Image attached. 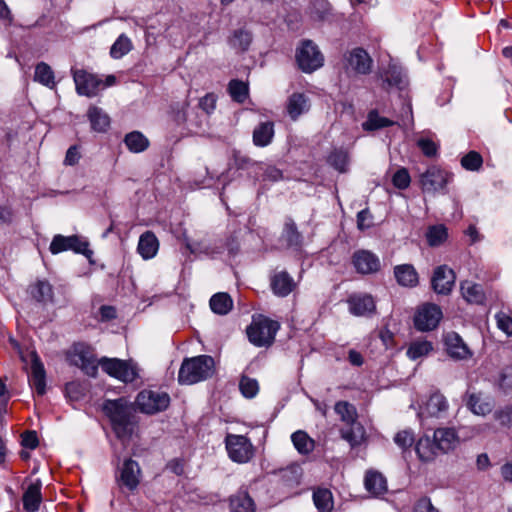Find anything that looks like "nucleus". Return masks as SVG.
I'll use <instances>...</instances> for the list:
<instances>
[{"label":"nucleus","mask_w":512,"mask_h":512,"mask_svg":"<svg viewBox=\"0 0 512 512\" xmlns=\"http://www.w3.org/2000/svg\"><path fill=\"white\" fill-rule=\"evenodd\" d=\"M102 409L117 438L122 441L129 440L137 424L133 404L125 398H118L106 400Z\"/></svg>","instance_id":"obj_1"},{"label":"nucleus","mask_w":512,"mask_h":512,"mask_svg":"<svg viewBox=\"0 0 512 512\" xmlns=\"http://www.w3.org/2000/svg\"><path fill=\"white\" fill-rule=\"evenodd\" d=\"M215 372L214 359L209 355L186 358L178 373V382L191 385L210 378Z\"/></svg>","instance_id":"obj_2"},{"label":"nucleus","mask_w":512,"mask_h":512,"mask_svg":"<svg viewBox=\"0 0 512 512\" xmlns=\"http://www.w3.org/2000/svg\"><path fill=\"white\" fill-rule=\"evenodd\" d=\"M335 413L340 420L349 428L340 431L341 437L346 440L351 447L359 446L365 439V429L357 421L358 413L356 407L348 401H338L334 405Z\"/></svg>","instance_id":"obj_3"},{"label":"nucleus","mask_w":512,"mask_h":512,"mask_svg":"<svg viewBox=\"0 0 512 512\" xmlns=\"http://www.w3.org/2000/svg\"><path fill=\"white\" fill-rule=\"evenodd\" d=\"M280 325L264 316L254 318L247 328L249 341L257 347H268L274 340Z\"/></svg>","instance_id":"obj_4"},{"label":"nucleus","mask_w":512,"mask_h":512,"mask_svg":"<svg viewBox=\"0 0 512 512\" xmlns=\"http://www.w3.org/2000/svg\"><path fill=\"white\" fill-rule=\"evenodd\" d=\"M295 59L299 69L304 73H312L324 64V55L312 40H302L296 48Z\"/></svg>","instance_id":"obj_5"},{"label":"nucleus","mask_w":512,"mask_h":512,"mask_svg":"<svg viewBox=\"0 0 512 512\" xmlns=\"http://www.w3.org/2000/svg\"><path fill=\"white\" fill-rule=\"evenodd\" d=\"M99 365L109 376L124 383H132L139 377L138 365L133 360L103 357Z\"/></svg>","instance_id":"obj_6"},{"label":"nucleus","mask_w":512,"mask_h":512,"mask_svg":"<svg viewBox=\"0 0 512 512\" xmlns=\"http://www.w3.org/2000/svg\"><path fill=\"white\" fill-rule=\"evenodd\" d=\"M225 446L229 458L236 463H247L254 456V446L243 435L228 434L225 438Z\"/></svg>","instance_id":"obj_7"},{"label":"nucleus","mask_w":512,"mask_h":512,"mask_svg":"<svg viewBox=\"0 0 512 512\" xmlns=\"http://www.w3.org/2000/svg\"><path fill=\"white\" fill-rule=\"evenodd\" d=\"M136 403L143 413L155 414L169 406L170 397L165 392L143 390L138 394Z\"/></svg>","instance_id":"obj_8"},{"label":"nucleus","mask_w":512,"mask_h":512,"mask_svg":"<svg viewBox=\"0 0 512 512\" xmlns=\"http://www.w3.org/2000/svg\"><path fill=\"white\" fill-rule=\"evenodd\" d=\"M443 317L441 308L434 303L421 305L414 315V325L419 331L434 330Z\"/></svg>","instance_id":"obj_9"},{"label":"nucleus","mask_w":512,"mask_h":512,"mask_svg":"<svg viewBox=\"0 0 512 512\" xmlns=\"http://www.w3.org/2000/svg\"><path fill=\"white\" fill-rule=\"evenodd\" d=\"M76 91L86 97L96 96L102 90V79L83 69L72 70Z\"/></svg>","instance_id":"obj_10"},{"label":"nucleus","mask_w":512,"mask_h":512,"mask_svg":"<svg viewBox=\"0 0 512 512\" xmlns=\"http://www.w3.org/2000/svg\"><path fill=\"white\" fill-rule=\"evenodd\" d=\"M72 357L73 363L79 366L87 375L96 376L98 366L100 365L90 346L84 343L75 344L73 346Z\"/></svg>","instance_id":"obj_11"},{"label":"nucleus","mask_w":512,"mask_h":512,"mask_svg":"<svg viewBox=\"0 0 512 512\" xmlns=\"http://www.w3.org/2000/svg\"><path fill=\"white\" fill-rule=\"evenodd\" d=\"M346 70L359 75L371 72L373 60L363 48L357 47L345 54Z\"/></svg>","instance_id":"obj_12"},{"label":"nucleus","mask_w":512,"mask_h":512,"mask_svg":"<svg viewBox=\"0 0 512 512\" xmlns=\"http://www.w3.org/2000/svg\"><path fill=\"white\" fill-rule=\"evenodd\" d=\"M49 250L52 254H58L63 251L73 250L76 253L87 255L92 254L88 248V242L81 240L78 236L56 235L52 239Z\"/></svg>","instance_id":"obj_13"},{"label":"nucleus","mask_w":512,"mask_h":512,"mask_svg":"<svg viewBox=\"0 0 512 512\" xmlns=\"http://www.w3.org/2000/svg\"><path fill=\"white\" fill-rule=\"evenodd\" d=\"M355 270L362 275L375 274L381 270L379 257L369 250L355 251L352 256Z\"/></svg>","instance_id":"obj_14"},{"label":"nucleus","mask_w":512,"mask_h":512,"mask_svg":"<svg viewBox=\"0 0 512 512\" xmlns=\"http://www.w3.org/2000/svg\"><path fill=\"white\" fill-rule=\"evenodd\" d=\"M455 273L447 265L438 266L431 279V285L437 294L448 295L455 284Z\"/></svg>","instance_id":"obj_15"},{"label":"nucleus","mask_w":512,"mask_h":512,"mask_svg":"<svg viewBox=\"0 0 512 512\" xmlns=\"http://www.w3.org/2000/svg\"><path fill=\"white\" fill-rule=\"evenodd\" d=\"M140 476L139 464L132 459H127L120 468L116 479L120 486L126 487L129 491H134L140 483Z\"/></svg>","instance_id":"obj_16"},{"label":"nucleus","mask_w":512,"mask_h":512,"mask_svg":"<svg viewBox=\"0 0 512 512\" xmlns=\"http://www.w3.org/2000/svg\"><path fill=\"white\" fill-rule=\"evenodd\" d=\"M447 182V173L436 166L429 167L420 176L421 187L425 192L439 191L446 186Z\"/></svg>","instance_id":"obj_17"},{"label":"nucleus","mask_w":512,"mask_h":512,"mask_svg":"<svg viewBox=\"0 0 512 512\" xmlns=\"http://www.w3.org/2000/svg\"><path fill=\"white\" fill-rule=\"evenodd\" d=\"M29 382L38 396H43L46 393V372L40 357L35 351L31 353V375Z\"/></svg>","instance_id":"obj_18"},{"label":"nucleus","mask_w":512,"mask_h":512,"mask_svg":"<svg viewBox=\"0 0 512 512\" xmlns=\"http://www.w3.org/2000/svg\"><path fill=\"white\" fill-rule=\"evenodd\" d=\"M297 284L287 271H276L270 276V287L274 295L286 297L294 291Z\"/></svg>","instance_id":"obj_19"},{"label":"nucleus","mask_w":512,"mask_h":512,"mask_svg":"<svg viewBox=\"0 0 512 512\" xmlns=\"http://www.w3.org/2000/svg\"><path fill=\"white\" fill-rule=\"evenodd\" d=\"M449 404L444 395L433 393L425 404V407L419 412L421 420L428 417L441 418L447 414Z\"/></svg>","instance_id":"obj_20"},{"label":"nucleus","mask_w":512,"mask_h":512,"mask_svg":"<svg viewBox=\"0 0 512 512\" xmlns=\"http://www.w3.org/2000/svg\"><path fill=\"white\" fill-rule=\"evenodd\" d=\"M347 303L349 311L355 316H365L375 311V302L371 295L368 294H354L351 295Z\"/></svg>","instance_id":"obj_21"},{"label":"nucleus","mask_w":512,"mask_h":512,"mask_svg":"<svg viewBox=\"0 0 512 512\" xmlns=\"http://www.w3.org/2000/svg\"><path fill=\"white\" fill-rule=\"evenodd\" d=\"M310 109V100L303 93H293L288 97L286 111L289 117L296 121L302 114Z\"/></svg>","instance_id":"obj_22"},{"label":"nucleus","mask_w":512,"mask_h":512,"mask_svg":"<svg viewBox=\"0 0 512 512\" xmlns=\"http://www.w3.org/2000/svg\"><path fill=\"white\" fill-rule=\"evenodd\" d=\"M446 351L454 359H466L470 356V351L462 338L455 332L447 333L444 338Z\"/></svg>","instance_id":"obj_23"},{"label":"nucleus","mask_w":512,"mask_h":512,"mask_svg":"<svg viewBox=\"0 0 512 512\" xmlns=\"http://www.w3.org/2000/svg\"><path fill=\"white\" fill-rule=\"evenodd\" d=\"M467 407L475 415L485 416L494 408V400L483 393H471L468 396Z\"/></svg>","instance_id":"obj_24"},{"label":"nucleus","mask_w":512,"mask_h":512,"mask_svg":"<svg viewBox=\"0 0 512 512\" xmlns=\"http://www.w3.org/2000/svg\"><path fill=\"white\" fill-rule=\"evenodd\" d=\"M394 276L397 283L403 287H416L419 283V276L411 264H401L394 267Z\"/></svg>","instance_id":"obj_25"},{"label":"nucleus","mask_w":512,"mask_h":512,"mask_svg":"<svg viewBox=\"0 0 512 512\" xmlns=\"http://www.w3.org/2000/svg\"><path fill=\"white\" fill-rule=\"evenodd\" d=\"M434 441L439 451L447 452L459 443L458 435L454 428H439L433 434Z\"/></svg>","instance_id":"obj_26"},{"label":"nucleus","mask_w":512,"mask_h":512,"mask_svg":"<svg viewBox=\"0 0 512 512\" xmlns=\"http://www.w3.org/2000/svg\"><path fill=\"white\" fill-rule=\"evenodd\" d=\"M158 249L159 241L153 232L146 231L140 236L137 251L143 259H152L157 254Z\"/></svg>","instance_id":"obj_27"},{"label":"nucleus","mask_w":512,"mask_h":512,"mask_svg":"<svg viewBox=\"0 0 512 512\" xmlns=\"http://www.w3.org/2000/svg\"><path fill=\"white\" fill-rule=\"evenodd\" d=\"M42 483L39 479L31 483L23 494V506L28 512H35L39 509L42 501L41 496Z\"/></svg>","instance_id":"obj_28"},{"label":"nucleus","mask_w":512,"mask_h":512,"mask_svg":"<svg viewBox=\"0 0 512 512\" xmlns=\"http://www.w3.org/2000/svg\"><path fill=\"white\" fill-rule=\"evenodd\" d=\"M229 506L231 512H256L254 500L246 490H240L231 496Z\"/></svg>","instance_id":"obj_29"},{"label":"nucleus","mask_w":512,"mask_h":512,"mask_svg":"<svg viewBox=\"0 0 512 512\" xmlns=\"http://www.w3.org/2000/svg\"><path fill=\"white\" fill-rule=\"evenodd\" d=\"M365 488L374 496H379L387 491L386 478L377 471H367L364 479Z\"/></svg>","instance_id":"obj_30"},{"label":"nucleus","mask_w":512,"mask_h":512,"mask_svg":"<svg viewBox=\"0 0 512 512\" xmlns=\"http://www.w3.org/2000/svg\"><path fill=\"white\" fill-rule=\"evenodd\" d=\"M438 450L439 449L434 438L431 439L429 436L421 437L415 445V451L418 458L423 462L432 461L437 455Z\"/></svg>","instance_id":"obj_31"},{"label":"nucleus","mask_w":512,"mask_h":512,"mask_svg":"<svg viewBox=\"0 0 512 512\" xmlns=\"http://www.w3.org/2000/svg\"><path fill=\"white\" fill-rule=\"evenodd\" d=\"M225 249L231 256H235L238 253L239 243L236 237L231 236L227 238L226 241H215L213 244L205 248V253L214 257L215 255L221 254Z\"/></svg>","instance_id":"obj_32"},{"label":"nucleus","mask_w":512,"mask_h":512,"mask_svg":"<svg viewBox=\"0 0 512 512\" xmlns=\"http://www.w3.org/2000/svg\"><path fill=\"white\" fill-rule=\"evenodd\" d=\"M274 136V125L272 122L260 123L253 131V143L259 147L269 145Z\"/></svg>","instance_id":"obj_33"},{"label":"nucleus","mask_w":512,"mask_h":512,"mask_svg":"<svg viewBox=\"0 0 512 512\" xmlns=\"http://www.w3.org/2000/svg\"><path fill=\"white\" fill-rule=\"evenodd\" d=\"M461 292L465 300L469 303L482 304L485 300L482 286L471 281L461 283Z\"/></svg>","instance_id":"obj_34"},{"label":"nucleus","mask_w":512,"mask_h":512,"mask_svg":"<svg viewBox=\"0 0 512 512\" xmlns=\"http://www.w3.org/2000/svg\"><path fill=\"white\" fill-rule=\"evenodd\" d=\"M210 308L215 314L226 315L233 308V300L225 292L214 294L210 299Z\"/></svg>","instance_id":"obj_35"},{"label":"nucleus","mask_w":512,"mask_h":512,"mask_svg":"<svg viewBox=\"0 0 512 512\" xmlns=\"http://www.w3.org/2000/svg\"><path fill=\"white\" fill-rule=\"evenodd\" d=\"M292 443L295 449L302 455L310 454L315 448L314 440L302 430H298L291 435Z\"/></svg>","instance_id":"obj_36"},{"label":"nucleus","mask_w":512,"mask_h":512,"mask_svg":"<svg viewBox=\"0 0 512 512\" xmlns=\"http://www.w3.org/2000/svg\"><path fill=\"white\" fill-rule=\"evenodd\" d=\"M32 297L41 303L53 301V289L51 284L45 280H39L30 287Z\"/></svg>","instance_id":"obj_37"},{"label":"nucleus","mask_w":512,"mask_h":512,"mask_svg":"<svg viewBox=\"0 0 512 512\" xmlns=\"http://www.w3.org/2000/svg\"><path fill=\"white\" fill-rule=\"evenodd\" d=\"M124 142L129 151L133 153L143 152L149 146V140L139 131L128 133L124 138Z\"/></svg>","instance_id":"obj_38"},{"label":"nucleus","mask_w":512,"mask_h":512,"mask_svg":"<svg viewBox=\"0 0 512 512\" xmlns=\"http://www.w3.org/2000/svg\"><path fill=\"white\" fill-rule=\"evenodd\" d=\"M88 117L92 129L97 132H105L110 125L109 116L104 113L100 108L91 107L88 110Z\"/></svg>","instance_id":"obj_39"},{"label":"nucleus","mask_w":512,"mask_h":512,"mask_svg":"<svg viewBox=\"0 0 512 512\" xmlns=\"http://www.w3.org/2000/svg\"><path fill=\"white\" fill-rule=\"evenodd\" d=\"M313 501L319 512H330L333 509V496L328 489L319 488L314 491Z\"/></svg>","instance_id":"obj_40"},{"label":"nucleus","mask_w":512,"mask_h":512,"mask_svg":"<svg viewBox=\"0 0 512 512\" xmlns=\"http://www.w3.org/2000/svg\"><path fill=\"white\" fill-rule=\"evenodd\" d=\"M327 162L330 166L340 173H345L348 170L349 155L343 149H334L327 157Z\"/></svg>","instance_id":"obj_41"},{"label":"nucleus","mask_w":512,"mask_h":512,"mask_svg":"<svg viewBox=\"0 0 512 512\" xmlns=\"http://www.w3.org/2000/svg\"><path fill=\"white\" fill-rule=\"evenodd\" d=\"M395 122L386 118L382 117L378 114L377 111L373 110L370 111L367 120L362 124L363 129L366 131H374L378 129H382L385 127H389L394 125Z\"/></svg>","instance_id":"obj_42"},{"label":"nucleus","mask_w":512,"mask_h":512,"mask_svg":"<svg viewBox=\"0 0 512 512\" xmlns=\"http://www.w3.org/2000/svg\"><path fill=\"white\" fill-rule=\"evenodd\" d=\"M54 78V72L48 64L40 62L36 65L34 73L35 81L49 88H53L55 86Z\"/></svg>","instance_id":"obj_43"},{"label":"nucleus","mask_w":512,"mask_h":512,"mask_svg":"<svg viewBox=\"0 0 512 512\" xmlns=\"http://www.w3.org/2000/svg\"><path fill=\"white\" fill-rule=\"evenodd\" d=\"M252 42V35L249 31L244 29L235 30L232 37L229 39L230 45L241 52L248 50Z\"/></svg>","instance_id":"obj_44"},{"label":"nucleus","mask_w":512,"mask_h":512,"mask_svg":"<svg viewBox=\"0 0 512 512\" xmlns=\"http://www.w3.org/2000/svg\"><path fill=\"white\" fill-rule=\"evenodd\" d=\"M132 42L125 34H121L110 48V56L120 59L132 50Z\"/></svg>","instance_id":"obj_45"},{"label":"nucleus","mask_w":512,"mask_h":512,"mask_svg":"<svg viewBox=\"0 0 512 512\" xmlns=\"http://www.w3.org/2000/svg\"><path fill=\"white\" fill-rule=\"evenodd\" d=\"M432 349V343L427 340L414 341L409 345L406 354L411 360H416L428 355Z\"/></svg>","instance_id":"obj_46"},{"label":"nucleus","mask_w":512,"mask_h":512,"mask_svg":"<svg viewBox=\"0 0 512 512\" xmlns=\"http://www.w3.org/2000/svg\"><path fill=\"white\" fill-rule=\"evenodd\" d=\"M228 92L234 101L243 103L248 97V84L236 79L231 80L228 84Z\"/></svg>","instance_id":"obj_47"},{"label":"nucleus","mask_w":512,"mask_h":512,"mask_svg":"<svg viewBox=\"0 0 512 512\" xmlns=\"http://www.w3.org/2000/svg\"><path fill=\"white\" fill-rule=\"evenodd\" d=\"M447 237V228L442 224L429 227L426 233L427 242L430 246L433 247L439 246L442 243H444Z\"/></svg>","instance_id":"obj_48"},{"label":"nucleus","mask_w":512,"mask_h":512,"mask_svg":"<svg viewBox=\"0 0 512 512\" xmlns=\"http://www.w3.org/2000/svg\"><path fill=\"white\" fill-rule=\"evenodd\" d=\"M283 238L288 246H300L302 243V235L299 233L296 224L291 219L285 223Z\"/></svg>","instance_id":"obj_49"},{"label":"nucleus","mask_w":512,"mask_h":512,"mask_svg":"<svg viewBox=\"0 0 512 512\" xmlns=\"http://www.w3.org/2000/svg\"><path fill=\"white\" fill-rule=\"evenodd\" d=\"M239 389L246 398H253L259 391V385L256 379L242 376L239 382Z\"/></svg>","instance_id":"obj_50"},{"label":"nucleus","mask_w":512,"mask_h":512,"mask_svg":"<svg viewBox=\"0 0 512 512\" xmlns=\"http://www.w3.org/2000/svg\"><path fill=\"white\" fill-rule=\"evenodd\" d=\"M483 163L482 156L476 151H470L461 159V165L466 170L477 171Z\"/></svg>","instance_id":"obj_51"},{"label":"nucleus","mask_w":512,"mask_h":512,"mask_svg":"<svg viewBox=\"0 0 512 512\" xmlns=\"http://www.w3.org/2000/svg\"><path fill=\"white\" fill-rule=\"evenodd\" d=\"M394 442L403 451L408 450L415 442L413 431L410 429L399 431L394 436Z\"/></svg>","instance_id":"obj_52"},{"label":"nucleus","mask_w":512,"mask_h":512,"mask_svg":"<svg viewBox=\"0 0 512 512\" xmlns=\"http://www.w3.org/2000/svg\"><path fill=\"white\" fill-rule=\"evenodd\" d=\"M494 418L502 427L510 428L512 425V406L506 405L497 409L494 413Z\"/></svg>","instance_id":"obj_53"},{"label":"nucleus","mask_w":512,"mask_h":512,"mask_svg":"<svg viewBox=\"0 0 512 512\" xmlns=\"http://www.w3.org/2000/svg\"><path fill=\"white\" fill-rule=\"evenodd\" d=\"M495 319L497 322V327L503 331L506 335L511 336L512 335V315L500 311L495 315Z\"/></svg>","instance_id":"obj_54"},{"label":"nucleus","mask_w":512,"mask_h":512,"mask_svg":"<svg viewBox=\"0 0 512 512\" xmlns=\"http://www.w3.org/2000/svg\"><path fill=\"white\" fill-rule=\"evenodd\" d=\"M410 175L405 168H401L393 175L392 182L398 189H406L410 185Z\"/></svg>","instance_id":"obj_55"},{"label":"nucleus","mask_w":512,"mask_h":512,"mask_svg":"<svg viewBox=\"0 0 512 512\" xmlns=\"http://www.w3.org/2000/svg\"><path fill=\"white\" fill-rule=\"evenodd\" d=\"M21 444L28 449H35L38 446V437L35 431H26L21 436Z\"/></svg>","instance_id":"obj_56"},{"label":"nucleus","mask_w":512,"mask_h":512,"mask_svg":"<svg viewBox=\"0 0 512 512\" xmlns=\"http://www.w3.org/2000/svg\"><path fill=\"white\" fill-rule=\"evenodd\" d=\"M419 148L424 153V155L428 157L435 156L437 153V146L436 144L430 140V139H419L417 142Z\"/></svg>","instance_id":"obj_57"},{"label":"nucleus","mask_w":512,"mask_h":512,"mask_svg":"<svg viewBox=\"0 0 512 512\" xmlns=\"http://www.w3.org/2000/svg\"><path fill=\"white\" fill-rule=\"evenodd\" d=\"M414 512H440L435 508L431 500L427 497H423L417 501L414 506Z\"/></svg>","instance_id":"obj_58"},{"label":"nucleus","mask_w":512,"mask_h":512,"mask_svg":"<svg viewBox=\"0 0 512 512\" xmlns=\"http://www.w3.org/2000/svg\"><path fill=\"white\" fill-rule=\"evenodd\" d=\"M372 217L370 212L367 209L361 210L357 214V225L358 228L364 230L369 228L372 225Z\"/></svg>","instance_id":"obj_59"},{"label":"nucleus","mask_w":512,"mask_h":512,"mask_svg":"<svg viewBox=\"0 0 512 512\" xmlns=\"http://www.w3.org/2000/svg\"><path fill=\"white\" fill-rule=\"evenodd\" d=\"M79 159H80V153L78 151L77 146H71L68 148V150L66 152L64 164L73 166L78 163Z\"/></svg>","instance_id":"obj_60"},{"label":"nucleus","mask_w":512,"mask_h":512,"mask_svg":"<svg viewBox=\"0 0 512 512\" xmlns=\"http://www.w3.org/2000/svg\"><path fill=\"white\" fill-rule=\"evenodd\" d=\"M100 320L103 322L110 321L116 318V309L110 305H103L99 309Z\"/></svg>","instance_id":"obj_61"},{"label":"nucleus","mask_w":512,"mask_h":512,"mask_svg":"<svg viewBox=\"0 0 512 512\" xmlns=\"http://www.w3.org/2000/svg\"><path fill=\"white\" fill-rule=\"evenodd\" d=\"M216 106V99L214 95L207 94L200 100V107L206 111L207 113L212 112L215 109Z\"/></svg>","instance_id":"obj_62"},{"label":"nucleus","mask_w":512,"mask_h":512,"mask_svg":"<svg viewBox=\"0 0 512 512\" xmlns=\"http://www.w3.org/2000/svg\"><path fill=\"white\" fill-rule=\"evenodd\" d=\"M500 386L504 389L512 388V367L505 369L501 374Z\"/></svg>","instance_id":"obj_63"},{"label":"nucleus","mask_w":512,"mask_h":512,"mask_svg":"<svg viewBox=\"0 0 512 512\" xmlns=\"http://www.w3.org/2000/svg\"><path fill=\"white\" fill-rule=\"evenodd\" d=\"M0 19L11 24L13 21L12 13L4 0H0Z\"/></svg>","instance_id":"obj_64"}]
</instances>
